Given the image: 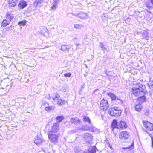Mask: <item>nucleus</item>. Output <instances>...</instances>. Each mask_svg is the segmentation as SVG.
I'll return each instance as SVG.
<instances>
[{
	"instance_id": "obj_1",
	"label": "nucleus",
	"mask_w": 153,
	"mask_h": 153,
	"mask_svg": "<svg viewBox=\"0 0 153 153\" xmlns=\"http://www.w3.org/2000/svg\"><path fill=\"white\" fill-rule=\"evenodd\" d=\"M132 92L134 94L137 96H141L138 98V101L141 102L145 101V97L143 96L146 92V87L144 85L139 84L137 87H133Z\"/></svg>"
},
{
	"instance_id": "obj_2",
	"label": "nucleus",
	"mask_w": 153,
	"mask_h": 153,
	"mask_svg": "<svg viewBox=\"0 0 153 153\" xmlns=\"http://www.w3.org/2000/svg\"><path fill=\"white\" fill-rule=\"evenodd\" d=\"M121 110L118 108L114 107L111 108L108 111L109 114L111 116L118 117L121 115Z\"/></svg>"
},
{
	"instance_id": "obj_3",
	"label": "nucleus",
	"mask_w": 153,
	"mask_h": 153,
	"mask_svg": "<svg viewBox=\"0 0 153 153\" xmlns=\"http://www.w3.org/2000/svg\"><path fill=\"white\" fill-rule=\"evenodd\" d=\"M52 99L53 100L57 101L58 105L61 106L64 105L67 102L66 101L61 99L59 95L57 93L53 94Z\"/></svg>"
},
{
	"instance_id": "obj_4",
	"label": "nucleus",
	"mask_w": 153,
	"mask_h": 153,
	"mask_svg": "<svg viewBox=\"0 0 153 153\" xmlns=\"http://www.w3.org/2000/svg\"><path fill=\"white\" fill-rule=\"evenodd\" d=\"M48 135L49 139L51 142L54 143H57L59 134L58 133L55 134L49 132L48 134Z\"/></svg>"
},
{
	"instance_id": "obj_5",
	"label": "nucleus",
	"mask_w": 153,
	"mask_h": 153,
	"mask_svg": "<svg viewBox=\"0 0 153 153\" xmlns=\"http://www.w3.org/2000/svg\"><path fill=\"white\" fill-rule=\"evenodd\" d=\"M130 136V133L128 132L124 131L120 132L119 137L121 140H127Z\"/></svg>"
},
{
	"instance_id": "obj_6",
	"label": "nucleus",
	"mask_w": 153,
	"mask_h": 153,
	"mask_svg": "<svg viewBox=\"0 0 153 153\" xmlns=\"http://www.w3.org/2000/svg\"><path fill=\"white\" fill-rule=\"evenodd\" d=\"M100 107L101 109L103 111H106L109 107L108 103L107 101L103 99L100 101Z\"/></svg>"
},
{
	"instance_id": "obj_7",
	"label": "nucleus",
	"mask_w": 153,
	"mask_h": 153,
	"mask_svg": "<svg viewBox=\"0 0 153 153\" xmlns=\"http://www.w3.org/2000/svg\"><path fill=\"white\" fill-rule=\"evenodd\" d=\"M59 122H56L53 123L52 127L51 130L50 132L54 133L57 132L59 130Z\"/></svg>"
},
{
	"instance_id": "obj_8",
	"label": "nucleus",
	"mask_w": 153,
	"mask_h": 153,
	"mask_svg": "<svg viewBox=\"0 0 153 153\" xmlns=\"http://www.w3.org/2000/svg\"><path fill=\"white\" fill-rule=\"evenodd\" d=\"M143 124L144 127L148 131H152L153 130V125L152 123L147 121L143 122Z\"/></svg>"
},
{
	"instance_id": "obj_9",
	"label": "nucleus",
	"mask_w": 153,
	"mask_h": 153,
	"mask_svg": "<svg viewBox=\"0 0 153 153\" xmlns=\"http://www.w3.org/2000/svg\"><path fill=\"white\" fill-rule=\"evenodd\" d=\"M41 107L43 108H45L46 111H50L51 110H53L54 107L53 106H49L47 102H45L41 105Z\"/></svg>"
},
{
	"instance_id": "obj_10",
	"label": "nucleus",
	"mask_w": 153,
	"mask_h": 153,
	"mask_svg": "<svg viewBox=\"0 0 153 153\" xmlns=\"http://www.w3.org/2000/svg\"><path fill=\"white\" fill-rule=\"evenodd\" d=\"M51 10H55L57 7L58 0H52L51 1Z\"/></svg>"
},
{
	"instance_id": "obj_11",
	"label": "nucleus",
	"mask_w": 153,
	"mask_h": 153,
	"mask_svg": "<svg viewBox=\"0 0 153 153\" xmlns=\"http://www.w3.org/2000/svg\"><path fill=\"white\" fill-rule=\"evenodd\" d=\"M127 127V125L125 122L123 121H120V122H118V129H125Z\"/></svg>"
},
{
	"instance_id": "obj_12",
	"label": "nucleus",
	"mask_w": 153,
	"mask_h": 153,
	"mask_svg": "<svg viewBox=\"0 0 153 153\" xmlns=\"http://www.w3.org/2000/svg\"><path fill=\"white\" fill-rule=\"evenodd\" d=\"M42 142L43 140L42 139L38 136L35 137L34 140V143L37 145H42Z\"/></svg>"
},
{
	"instance_id": "obj_13",
	"label": "nucleus",
	"mask_w": 153,
	"mask_h": 153,
	"mask_svg": "<svg viewBox=\"0 0 153 153\" xmlns=\"http://www.w3.org/2000/svg\"><path fill=\"white\" fill-rule=\"evenodd\" d=\"M84 137L86 141H89L91 140L93 137L89 133H85L84 135Z\"/></svg>"
},
{
	"instance_id": "obj_14",
	"label": "nucleus",
	"mask_w": 153,
	"mask_h": 153,
	"mask_svg": "<svg viewBox=\"0 0 153 153\" xmlns=\"http://www.w3.org/2000/svg\"><path fill=\"white\" fill-rule=\"evenodd\" d=\"M69 48L68 45H62L60 49L65 52L67 51L68 53Z\"/></svg>"
},
{
	"instance_id": "obj_15",
	"label": "nucleus",
	"mask_w": 153,
	"mask_h": 153,
	"mask_svg": "<svg viewBox=\"0 0 153 153\" xmlns=\"http://www.w3.org/2000/svg\"><path fill=\"white\" fill-rule=\"evenodd\" d=\"M6 18L9 20H11L14 18V16L12 13L10 12H7L6 13Z\"/></svg>"
},
{
	"instance_id": "obj_16",
	"label": "nucleus",
	"mask_w": 153,
	"mask_h": 153,
	"mask_svg": "<svg viewBox=\"0 0 153 153\" xmlns=\"http://www.w3.org/2000/svg\"><path fill=\"white\" fill-rule=\"evenodd\" d=\"M27 5L26 1H23L20 2L18 4L19 7L20 8L23 9Z\"/></svg>"
},
{
	"instance_id": "obj_17",
	"label": "nucleus",
	"mask_w": 153,
	"mask_h": 153,
	"mask_svg": "<svg viewBox=\"0 0 153 153\" xmlns=\"http://www.w3.org/2000/svg\"><path fill=\"white\" fill-rule=\"evenodd\" d=\"M16 1H14V0H8V2L9 6L10 7H14L16 4Z\"/></svg>"
},
{
	"instance_id": "obj_18",
	"label": "nucleus",
	"mask_w": 153,
	"mask_h": 153,
	"mask_svg": "<svg viewBox=\"0 0 153 153\" xmlns=\"http://www.w3.org/2000/svg\"><path fill=\"white\" fill-rule=\"evenodd\" d=\"M79 17L82 19H87L88 16L86 13L83 12H80L78 15Z\"/></svg>"
},
{
	"instance_id": "obj_19",
	"label": "nucleus",
	"mask_w": 153,
	"mask_h": 153,
	"mask_svg": "<svg viewBox=\"0 0 153 153\" xmlns=\"http://www.w3.org/2000/svg\"><path fill=\"white\" fill-rule=\"evenodd\" d=\"M96 149L95 146H92L89 149L88 152H85L84 153H93L96 152Z\"/></svg>"
},
{
	"instance_id": "obj_20",
	"label": "nucleus",
	"mask_w": 153,
	"mask_h": 153,
	"mask_svg": "<svg viewBox=\"0 0 153 153\" xmlns=\"http://www.w3.org/2000/svg\"><path fill=\"white\" fill-rule=\"evenodd\" d=\"M107 94L109 96L112 100H115L117 98V96L113 93L111 92H108Z\"/></svg>"
},
{
	"instance_id": "obj_21",
	"label": "nucleus",
	"mask_w": 153,
	"mask_h": 153,
	"mask_svg": "<svg viewBox=\"0 0 153 153\" xmlns=\"http://www.w3.org/2000/svg\"><path fill=\"white\" fill-rule=\"evenodd\" d=\"M10 20L4 19L2 23V26L3 27H5L10 24Z\"/></svg>"
},
{
	"instance_id": "obj_22",
	"label": "nucleus",
	"mask_w": 153,
	"mask_h": 153,
	"mask_svg": "<svg viewBox=\"0 0 153 153\" xmlns=\"http://www.w3.org/2000/svg\"><path fill=\"white\" fill-rule=\"evenodd\" d=\"M118 124L116 120H114L112 123V127L113 128H117L118 129Z\"/></svg>"
},
{
	"instance_id": "obj_23",
	"label": "nucleus",
	"mask_w": 153,
	"mask_h": 153,
	"mask_svg": "<svg viewBox=\"0 0 153 153\" xmlns=\"http://www.w3.org/2000/svg\"><path fill=\"white\" fill-rule=\"evenodd\" d=\"M142 108V107L141 104H137L135 106V109L136 111L140 112L141 111Z\"/></svg>"
},
{
	"instance_id": "obj_24",
	"label": "nucleus",
	"mask_w": 153,
	"mask_h": 153,
	"mask_svg": "<svg viewBox=\"0 0 153 153\" xmlns=\"http://www.w3.org/2000/svg\"><path fill=\"white\" fill-rule=\"evenodd\" d=\"M71 122L74 124H79L80 123V120L78 118H72L71 119Z\"/></svg>"
},
{
	"instance_id": "obj_25",
	"label": "nucleus",
	"mask_w": 153,
	"mask_h": 153,
	"mask_svg": "<svg viewBox=\"0 0 153 153\" xmlns=\"http://www.w3.org/2000/svg\"><path fill=\"white\" fill-rule=\"evenodd\" d=\"M83 120L85 122H88L90 124H91V121L88 117L85 116H83Z\"/></svg>"
},
{
	"instance_id": "obj_26",
	"label": "nucleus",
	"mask_w": 153,
	"mask_h": 153,
	"mask_svg": "<svg viewBox=\"0 0 153 153\" xmlns=\"http://www.w3.org/2000/svg\"><path fill=\"white\" fill-rule=\"evenodd\" d=\"M142 37L143 39H146L148 36V33L146 31H143L142 33Z\"/></svg>"
},
{
	"instance_id": "obj_27",
	"label": "nucleus",
	"mask_w": 153,
	"mask_h": 153,
	"mask_svg": "<svg viewBox=\"0 0 153 153\" xmlns=\"http://www.w3.org/2000/svg\"><path fill=\"white\" fill-rule=\"evenodd\" d=\"M64 117L62 116H57L56 119L57 120H58L59 121L58 122L59 123L60 122H61L64 119Z\"/></svg>"
},
{
	"instance_id": "obj_28",
	"label": "nucleus",
	"mask_w": 153,
	"mask_h": 153,
	"mask_svg": "<svg viewBox=\"0 0 153 153\" xmlns=\"http://www.w3.org/2000/svg\"><path fill=\"white\" fill-rule=\"evenodd\" d=\"M44 0H35L34 2V4L36 6L38 5L39 4L42 3Z\"/></svg>"
},
{
	"instance_id": "obj_29",
	"label": "nucleus",
	"mask_w": 153,
	"mask_h": 153,
	"mask_svg": "<svg viewBox=\"0 0 153 153\" xmlns=\"http://www.w3.org/2000/svg\"><path fill=\"white\" fill-rule=\"evenodd\" d=\"M90 127L89 126L86 125H83L82 127V129L85 131L89 130Z\"/></svg>"
},
{
	"instance_id": "obj_30",
	"label": "nucleus",
	"mask_w": 153,
	"mask_h": 153,
	"mask_svg": "<svg viewBox=\"0 0 153 153\" xmlns=\"http://www.w3.org/2000/svg\"><path fill=\"white\" fill-rule=\"evenodd\" d=\"M82 27V25L81 24H75L74 25V27L77 29H81Z\"/></svg>"
},
{
	"instance_id": "obj_31",
	"label": "nucleus",
	"mask_w": 153,
	"mask_h": 153,
	"mask_svg": "<svg viewBox=\"0 0 153 153\" xmlns=\"http://www.w3.org/2000/svg\"><path fill=\"white\" fill-rule=\"evenodd\" d=\"M26 23V21L25 20H23L19 22L18 25L21 26H24L25 25Z\"/></svg>"
},
{
	"instance_id": "obj_32",
	"label": "nucleus",
	"mask_w": 153,
	"mask_h": 153,
	"mask_svg": "<svg viewBox=\"0 0 153 153\" xmlns=\"http://www.w3.org/2000/svg\"><path fill=\"white\" fill-rule=\"evenodd\" d=\"M67 86L65 85H64L62 87L61 90L63 92H66L67 91Z\"/></svg>"
},
{
	"instance_id": "obj_33",
	"label": "nucleus",
	"mask_w": 153,
	"mask_h": 153,
	"mask_svg": "<svg viewBox=\"0 0 153 153\" xmlns=\"http://www.w3.org/2000/svg\"><path fill=\"white\" fill-rule=\"evenodd\" d=\"M100 47L102 49L105 50L106 49V48L105 47V45H103V43L102 42L100 43L99 45Z\"/></svg>"
},
{
	"instance_id": "obj_34",
	"label": "nucleus",
	"mask_w": 153,
	"mask_h": 153,
	"mask_svg": "<svg viewBox=\"0 0 153 153\" xmlns=\"http://www.w3.org/2000/svg\"><path fill=\"white\" fill-rule=\"evenodd\" d=\"M89 130L92 132H95L96 131L97 129L94 127H90Z\"/></svg>"
},
{
	"instance_id": "obj_35",
	"label": "nucleus",
	"mask_w": 153,
	"mask_h": 153,
	"mask_svg": "<svg viewBox=\"0 0 153 153\" xmlns=\"http://www.w3.org/2000/svg\"><path fill=\"white\" fill-rule=\"evenodd\" d=\"M134 143L133 142L130 146L128 147V148H123V149H133L134 148Z\"/></svg>"
},
{
	"instance_id": "obj_36",
	"label": "nucleus",
	"mask_w": 153,
	"mask_h": 153,
	"mask_svg": "<svg viewBox=\"0 0 153 153\" xmlns=\"http://www.w3.org/2000/svg\"><path fill=\"white\" fill-rule=\"evenodd\" d=\"M71 73L70 72L67 73L65 74H64V76L65 77H70L71 76Z\"/></svg>"
},
{
	"instance_id": "obj_37",
	"label": "nucleus",
	"mask_w": 153,
	"mask_h": 153,
	"mask_svg": "<svg viewBox=\"0 0 153 153\" xmlns=\"http://www.w3.org/2000/svg\"><path fill=\"white\" fill-rule=\"evenodd\" d=\"M148 85L150 87L151 86H153V80L152 81H150L149 82L148 84Z\"/></svg>"
},
{
	"instance_id": "obj_38",
	"label": "nucleus",
	"mask_w": 153,
	"mask_h": 153,
	"mask_svg": "<svg viewBox=\"0 0 153 153\" xmlns=\"http://www.w3.org/2000/svg\"><path fill=\"white\" fill-rule=\"evenodd\" d=\"M28 49H30V50H34L36 49L35 48H26Z\"/></svg>"
},
{
	"instance_id": "obj_39",
	"label": "nucleus",
	"mask_w": 153,
	"mask_h": 153,
	"mask_svg": "<svg viewBox=\"0 0 153 153\" xmlns=\"http://www.w3.org/2000/svg\"><path fill=\"white\" fill-rule=\"evenodd\" d=\"M146 7L149 8H150L152 7L151 6H150V5L149 4H147L146 5Z\"/></svg>"
},
{
	"instance_id": "obj_40",
	"label": "nucleus",
	"mask_w": 153,
	"mask_h": 153,
	"mask_svg": "<svg viewBox=\"0 0 153 153\" xmlns=\"http://www.w3.org/2000/svg\"><path fill=\"white\" fill-rule=\"evenodd\" d=\"M150 1L151 4L153 6V0H150Z\"/></svg>"
},
{
	"instance_id": "obj_41",
	"label": "nucleus",
	"mask_w": 153,
	"mask_h": 153,
	"mask_svg": "<svg viewBox=\"0 0 153 153\" xmlns=\"http://www.w3.org/2000/svg\"><path fill=\"white\" fill-rule=\"evenodd\" d=\"M80 149H79V150H78V151H76V150L75 149V153H78V152L79 151H80Z\"/></svg>"
},
{
	"instance_id": "obj_42",
	"label": "nucleus",
	"mask_w": 153,
	"mask_h": 153,
	"mask_svg": "<svg viewBox=\"0 0 153 153\" xmlns=\"http://www.w3.org/2000/svg\"><path fill=\"white\" fill-rule=\"evenodd\" d=\"M98 90V89H97L95 90H94V92H93V93H95V92L96 91H97V90Z\"/></svg>"
},
{
	"instance_id": "obj_43",
	"label": "nucleus",
	"mask_w": 153,
	"mask_h": 153,
	"mask_svg": "<svg viewBox=\"0 0 153 153\" xmlns=\"http://www.w3.org/2000/svg\"><path fill=\"white\" fill-rule=\"evenodd\" d=\"M81 87L82 88H84V85H82L81 86Z\"/></svg>"
},
{
	"instance_id": "obj_44",
	"label": "nucleus",
	"mask_w": 153,
	"mask_h": 153,
	"mask_svg": "<svg viewBox=\"0 0 153 153\" xmlns=\"http://www.w3.org/2000/svg\"><path fill=\"white\" fill-rule=\"evenodd\" d=\"M110 146V149H112V146Z\"/></svg>"
},
{
	"instance_id": "obj_45",
	"label": "nucleus",
	"mask_w": 153,
	"mask_h": 153,
	"mask_svg": "<svg viewBox=\"0 0 153 153\" xmlns=\"http://www.w3.org/2000/svg\"><path fill=\"white\" fill-rule=\"evenodd\" d=\"M106 74L107 76H108V75L106 71Z\"/></svg>"
},
{
	"instance_id": "obj_46",
	"label": "nucleus",
	"mask_w": 153,
	"mask_h": 153,
	"mask_svg": "<svg viewBox=\"0 0 153 153\" xmlns=\"http://www.w3.org/2000/svg\"><path fill=\"white\" fill-rule=\"evenodd\" d=\"M18 0H14V1H18Z\"/></svg>"
},
{
	"instance_id": "obj_47",
	"label": "nucleus",
	"mask_w": 153,
	"mask_h": 153,
	"mask_svg": "<svg viewBox=\"0 0 153 153\" xmlns=\"http://www.w3.org/2000/svg\"><path fill=\"white\" fill-rule=\"evenodd\" d=\"M50 97L49 96V97H48V99H49V98H50Z\"/></svg>"
}]
</instances>
